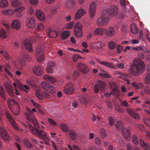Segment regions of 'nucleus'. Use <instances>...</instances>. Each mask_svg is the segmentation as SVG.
Here are the masks:
<instances>
[{"label":"nucleus","instance_id":"obj_10","mask_svg":"<svg viewBox=\"0 0 150 150\" xmlns=\"http://www.w3.org/2000/svg\"><path fill=\"white\" fill-rule=\"evenodd\" d=\"M42 87L45 90L48 91L50 92H54L55 91L54 87L51 86L50 84L47 83L45 81H42L41 83Z\"/></svg>","mask_w":150,"mask_h":150},{"label":"nucleus","instance_id":"obj_53","mask_svg":"<svg viewBox=\"0 0 150 150\" xmlns=\"http://www.w3.org/2000/svg\"><path fill=\"white\" fill-rule=\"evenodd\" d=\"M10 123L12 125L13 127L16 129L17 130L19 129V128L17 126L16 123L15 122L14 120L12 122H10Z\"/></svg>","mask_w":150,"mask_h":150},{"label":"nucleus","instance_id":"obj_51","mask_svg":"<svg viewBox=\"0 0 150 150\" xmlns=\"http://www.w3.org/2000/svg\"><path fill=\"white\" fill-rule=\"evenodd\" d=\"M25 8L24 6H21L15 8L14 10L15 12L17 11V12L19 13V12H21Z\"/></svg>","mask_w":150,"mask_h":150},{"label":"nucleus","instance_id":"obj_6","mask_svg":"<svg viewBox=\"0 0 150 150\" xmlns=\"http://www.w3.org/2000/svg\"><path fill=\"white\" fill-rule=\"evenodd\" d=\"M36 53L37 60L40 62H42L44 59L43 51L40 46H38L37 47Z\"/></svg>","mask_w":150,"mask_h":150},{"label":"nucleus","instance_id":"obj_17","mask_svg":"<svg viewBox=\"0 0 150 150\" xmlns=\"http://www.w3.org/2000/svg\"><path fill=\"white\" fill-rule=\"evenodd\" d=\"M127 112L134 119L136 120H139L140 117L139 115L133 111L132 110L128 108L127 109Z\"/></svg>","mask_w":150,"mask_h":150},{"label":"nucleus","instance_id":"obj_28","mask_svg":"<svg viewBox=\"0 0 150 150\" xmlns=\"http://www.w3.org/2000/svg\"><path fill=\"white\" fill-rule=\"evenodd\" d=\"M0 96L2 98L3 100H6V97L5 96V92L4 88L0 86Z\"/></svg>","mask_w":150,"mask_h":150},{"label":"nucleus","instance_id":"obj_46","mask_svg":"<svg viewBox=\"0 0 150 150\" xmlns=\"http://www.w3.org/2000/svg\"><path fill=\"white\" fill-rule=\"evenodd\" d=\"M24 143L25 145L27 147L30 148H33V146L32 144L27 140H26L24 141Z\"/></svg>","mask_w":150,"mask_h":150},{"label":"nucleus","instance_id":"obj_21","mask_svg":"<svg viewBox=\"0 0 150 150\" xmlns=\"http://www.w3.org/2000/svg\"><path fill=\"white\" fill-rule=\"evenodd\" d=\"M106 35L108 37H111L115 33V30L113 28L110 27L105 30V32Z\"/></svg>","mask_w":150,"mask_h":150},{"label":"nucleus","instance_id":"obj_14","mask_svg":"<svg viewBox=\"0 0 150 150\" xmlns=\"http://www.w3.org/2000/svg\"><path fill=\"white\" fill-rule=\"evenodd\" d=\"M23 44L25 47L29 52L33 51L32 44L29 39L28 38L25 39L23 42Z\"/></svg>","mask_w":150,"mask_h":150},{"label":"nucleus","instance_id":"obj_33","mask_svg":"<svg viewBox=\"0 0 150 150\" xmlns=\"http://www.w3.org/2000/svg\"><path fill=\"white\" fill-rule=\"evenodd\" d=\"M111 94L118 97L119 96L120 91L117 87H115L113 89L112 91L111 92Z\"/></svg>","mask_w":150,"mask_h":150},{"label":"nucleus","instance_id":"obj_52","mask_svg":"<svg viewBox=\"0 0 150 150\" xmlns=\"http://www.w3.org/2000/svg\"><path fill=\"white\" fill-rule=\"evenodd\" d=\"M38 30H42L44 29V26L41 23H39L38 24L37 28Z\"/></svg>","mask_w":150,"mask_h":150},{"label":"nucleus","instance_id":"obj_38","mask_svg":"<svg viewBox=\"0 0 150 150\" xmlns=\"http://www.w3.org/2000/svg\"><path fill=\"white\" fill-rule=\"evenodd\" d=\"M30 57V56L29 55L27 54H25L24 55V58L22 59H21L19 61V62L22 65H24L25 64V62L24 61V60H25L26 59H28Z\"/></svg>","mask_w":150,"mask_h":150},{"label":"nucleus","instance_id":"obj_3","mask_svg":"<svg viewBox=\"0 0 150 150\" xmlns=\"http://www.w3.org/2000/svg\"><path fill=\"white\" fill-rule=\"evenodd\" d=\"M145 69V66L143 62L139 59H137L133 61L128 71L131 75L136 76L143 73Z\"/></svg>","mask_w":150,"mask_h":150},{"label":"nucleus","instance_id":"obj_59","mask_svg":"<svg viewBox=\"0 0 150 150\" xmlns=\"http://www.w3.org/2000/svg\"><path fill=\"white\" fill-rule=\"evenodd\" d=\"M10 9L4 10L2 11L3 13L4 14H9L11 12Z\"/></svg>","mask_w":150,"mask_h":150},{"label":"nucleus","instance_id":"obj_60","mask_svg":"<svg viewBox=\"0 0 150 150\" xmlns=\"http://www.w3.org/2000/svg\"><path fill=\"white\" fill-rule=\"evenodd\" d=\"M121 105H124L125 107H127L129 106L128 103L127 101L125 100H124L122 102Z\"/></svg>","mask_w":150,"mask_h":150},{"label":"nucleus","instance_id":"obj_30","mask_svg":"<svg viewBox=\"0 0 150 150\" xmlns=\"http://www.w3.org/2000/svg\"><path fill=\"white\" fill-rule=\"evenodd\" d=\"M70 31H65L62 34L61 37L62 39L64 40L68 38L70 35Z\"/></svg>","mask_w":150,"mask_h":150},{"label":"nucleus","instance_id":"obj_42","mask_svg":"<svg viewBox=\"0 0 150 150\" xmlns=\"http://www.w3.org/2000/svg\"><path fill=\"white\" fill-rule=\"evenodd\" d=\"M132 140L133 143L137 145L139 143L137 136L135 135H133L132 137Z\"/></svg>","mask_w":150,"mask_h":150},{"label":"nucleus","instance_id":"obj_1","mask_svg":"<svg viewBox=\"0 0 150 150\" xmlns=\"http://www.w3.org/2000/svg\"><path fill=\"white\" fill-rule=\"evenodd\" d=\"M25 116L28 120L30 122H32L35 126L33 127L28 122L27 123L28 127L32 133L35 136L38 137L39 138L44 140H46L47 136L45 132L42 129H39L36 127H38L39 125L38 122L33 116V113L31 110L28 109L27 112L25 113Z\"/></svg>","mask_w":150,"mask_h":150},{"label":"nucleus","instance_id":"obj_8","mask_svg":"<svg viewBox=\"0 0 150 150\" xmlns=\"http://www.w3.org/2000/svg\"><path fill=\"white\" fill-rule=\"evenodd\" d=\"M74 90V85L72 83H68L64 88V92L66 94L73 93Z\"/></svg>","mask_w":150,"mask_h":150},{"label":"nucleus","instance_id":"obj_5","mask_svg":"<svg viewBox=\"0 0 150 150\" xmlns=\"http://www.w3.org/2000/svg\"><path fill=\"white\" fill-rule=\"evenodd\" d=\"M82 28L81 24L79 23H77L74 27V33L75 35L77 37H81L83 35Z\"/></svg>","mask_w":150,"mask_h":150},{"label":"nucleus","instance_id":"obj_15","mask_svg":"<svg viewBox=\"0 0 150 150\" xmlns=\"http://www.w3.org/2000/svg\"><path fill=\"white\" fill-rule=\"evenodd\" d=\"M4 85L5 87L9 94L10 96H13L14 95V94L12 85L8 82L5 83Z\"/></svg>","mask_w":150,"mask_h":150},{"label":"nucleus","instance_id":"obj_50","mask_svg":"<svg viewBox=\"0 0 150 150\" xmlns=\"http://www.w3.org/2000/svg\"><path fill=\"white\" fill-rule=\"evenodd\" d=\"M30 101L33 104V105L36 108L38 109H40V105L39 104L35 102L33 100L31 99L30 100Z\"/></svg>","mask_w":150,"mask_h":150},{"label":"nucleus","instance_id":"obj_26","mask_svg":"<svg viewBox=\"0 0 150 150\" xmlns=\"http://www.w3.org/2000/svg\"><path fill=\"white\" fill-rule=\"evenodd\" d=\"M98 63L104 66L109 68H113L114 67V65L112 62H107L105 61H99Z\"/></svg>","mask_w":150,"mask_h":150},{"label":"nucleus","instance_id":"obj_40","mask_svg":"<svg viewBox=\"0 0 150 150\" xmlns=\"http://www.w3.org/2000/svg\"><path fill=\"white\" fill-rule=\"evenodd\" d=\"M61 129L65 132H67L69 131L68 130V128L67 125L65 124H62L60 126Z\"/></svg>","mask_w":150,"mask_h":150},{"label":"nucleus","instance_id":"obj_19","mask_svg":"<svg viewBox=\"0 0 150 150\" xmlns=\"http://www.w3.org/2000/svg\"><path fill=\"white\" fill-rule=\"evenodd\" d=\"M11 27L12 28L18 30L21 27L20 22L17 19L13 20L12 23Z\"/></svg>","mask_w":150,"mask_h":150},{"label":"nucleus","instance_id":"obj_31","mask_svg":"<svg viewBox=\"0 0 150 150\" xmlns=\"http://www.w3.org/2000/svg\"><path fill=\"white\" fill-rule=\"evenodd\" d=\"M130 28L131 31L132 33H137L138 32V29L135 24H132L130 25Z\"/></svg>","mask_w":150,"mask_h":150},{"label":"nucleus","instance_id":"obj_44","mask_svg":"<svg viewBox=\"0 0 150 150\" xmlns=\"http://www.w3.org/2000/svg\"><path fill=\"white\" fill-rule=\"evenodd\" d=\"M115 45V44L113 42L110 41L108 43V47L111 50L114 49Z\"/></svg>","mask_w":150,"mask_h":150},{"label":"nucleus","instance_id":"obj_32","mask_svg":"<svg viewBox=\"0 0 150 150\" xmlns=\"http://www.w3.org/2000/svg\"><path fill=\"white\" fill-rule=\"evenodd\" d=\"M115 127L116 129L119 130H122V129L125 128H124L122 124L120 121H118L117 122V124L115 125Z\"/></svg>","mask_w":150,"mask_h":150},{"label":"nucleus","instance_id":"obj_20","mask_svg":"<svg viewBox=\"0 0 150 150\" xmlns=\"http://www.w3.org/2000/svg\"><path fill=\"white\" fill-rule=\"evenodd\" d=\"M122 132L123 137L126 140H129L130 139V134L128 129L126 128L123 129Z\"/></svg>","mask_w":150,"mask_h":150},{"label":"nucleus","instance_id":"obj_64","mask_svg":"<svg viewBox=\"0 0 150 150\" xmlns=\"http://www.w3.org/2000/svg\"><path fill=\"white\" fill-rule=\"evenodd\" d=\"M117 49V53H119V52L121 51L122 49V47L120 45H117L116 47Z\"/></svg>","mask_w":150,"mask_h":150},{"label":"nucleus","instance_id":"obj_9","mask_svg":"<svg viewBox=\"0 0 150 150\" xmlns=\"http://www.w3.org/2000/svg\"><path fill=\"white\" fill-rule=\"evenodd\" d=\"M96 9V3L94 2H91L90 4L89 7V13L90 18L92 19H93L94 18Z\"/></svg>","mask_w":150,"mask_h":150},{"label":"nucleus","instance_id":"obj_61","mask_svg":"<svg viewBox=\"0 0 150 150\" xmlns=\"http://www.w3.org/2000/svg\"><path fill=\"white\" fill-rule=\"evenodd\" d=\"M95 143L98 145H100V139L98 137H96L95 139Z\"/></svg>","mask_w":150,"mask_h":150},{"label":"nucleus","instance_id":"obj_43","mask_svg":"<svg viewBox=\"0 0 150 150\" xmlns=\"http://www.w3.org/2000/svg\"><path fill=\"white\" fill-rule=\"evenodd\" d=\"M100 135L102 138L105 137L106 135L105 130L103 129H101L100 130Z\"/></svg>","mask_w":150,"mask_h":150},{"label":"nucleus","instance_id":"obj_49","mask_svg":"<svg viewBox=\"0 0 150 150\" xmlns=\"http://www.w3.org/2000/svg\"><path fill=\"white\" fill-rule=\"evenodd\" d=\"M74 0H69L67 3V6L69 7H73L74 5Z\"/></svg>","mask_w":150,"mask_h":150},{"label":"nucleus","instance_id":"obj_12","mask_svg":"<svg viewBox=\"0 0 150 150\" xmlns=\"http://www.w3.org/2000/svg\"><path fill=\"white\" fill-rule=\"evenodd\" d=\"M87 10L86 9L80 8L77 11L74 16V18L76 20H78L84 14L86 13Z\"/></svg>","mask_w":150,"mask_h":150},{"label":"nucleus","instance_id":"obj_27","mask_svg":"<svg viewBox=\"0 0 150 150\" xmlns=\"http://www.w3.org/2000/svg\"><path fill=\"white\" fill-rule=\"evenodd\" d=\"M69 132L71 138L73 140H76L77 138V136L76 132L73 130H71Z\"/></svg>","mask_w":150,"mask_h":150},{"label":"nucleus","instance_id":"obj_11","mask_svg":"<svg viewBox=\"0 0 150 150\" xmlns=\"http://www.w3.org/2000/svg\"><path fill=\"white\" fill-rule=\"evenodd\" d=\"M77 69L82 73L86 74L88 72V70L86 66L84 64L78 62L76 64Z\"/></svg>","mask_w":150,"mask_h":150},{"label":"nucleus","instance_id":"obj_55","mask_svg":"<svg viewBox=\"0 0 150 150\" xmlns=\"http://www.w3.org/2000/svg\"><path fill=\"white\" fill-rule=\"evenodd\" d=\"M73 22H70L67 25L66 28L67 29H70L72 28L73 26Z\"/></svg>","mask_w":150,"mask_h":150},{"label":"nucleus","instance_id":"obj_37","mask_svg":"<svg viewBox=\"0 0 150 150\" xmlns=\"http://www.w3.org/2000/svg\"><path fill=\"white\" fill-rule=\"evenodd\" d=\"M9 107V105H11L13 104H15L18 105V104L17 102L14 99L12 98H9V99L7 101Z\"/></svg>","mask_w":150,"mask_h":150},{"label":"nucleus","instance_id":"obj_18","mask_svg":"<svg viewBox=\"0 0 150 150\" xmlns=\"http://www.w3.org/2000/svg\"><path fill=\"white\" fill-rule=\"evenodd\" d=\"M139 144L145 150H150V144L147 142H145L143 139H140Z\"/></svg>","mask_w":150,"mask_h":150},{"label":"nucleus","instance_id":"obj_57","mask_svg":"<svg viewBox=\"0 0 150 150\" xmlns=\"http://www.w3.org/2000/svg\"><path fill=\"white\" fill-rule=\"evenodd\" d=\"M127 29L126 25H122L121 26V30L123 32H126Z\"/></svg>","mask_w":150,"mask_h":150},{"label":"nucleus","instance_id":"obj_16","mask_svg":"<svg viewBox=\"0 0 150 150\" xmlns=\"http://www.w3.org/2000/svg\"><path fill=\"white\" fill-rule=\"evenodd\" d=\"M59 32L54 30L51 28H48L47 30L48 35L52 38H55L58 35Z\"/></svg>","mask_w":150,"mask_h":150},{"label":"nucleus","instance_id":"obj_39","mask_svg":"<svg viewBox=\"0 0 150 150\" xmlns=\"http://www.w3.org/2000/svg\"><path fill=\"white\" fill-rule=\"evenodd\" d=\"M0 36L2 38H6L7 36V33L5 30L3 29H0Z\"/></svg>","mask_w":150,"mask_h":150},{"label":"nucleus","instance_id":"obj_54","mask_svg":"<svg viewBox=\"0 0 150 150\" xmlns=\"http://www.w3.org/2000/svg\"><path fill=\"white\" fill-rule=\"evenodd\" d=\"M48 122L51 124L53 125H57L56 122L52 119L50 118H48L47 119Z\"/></svg>","mask_w":150,"mask_h":150},{"label":"nucleus","instance_id":"obj_13","mask_svg":"<svg viewBox=\"0 0 150 150\" xmlns=\"http://www.w3.org/2000/svg\"><path fill=\"white\" fill-rule=\"evenodd\" d=\"M33 73L37 76H41L43 74V70L40 66H35L33 69Z\"/></svg>","mask_w":150,"mask_h":150},{"label":"nucleus","instance_id":"obj_25","mask_svg":"<svg viewBox=\"0 0 150 150\" xmlns=\"http://www.w3.org/2000/svg\"><path fill=\"white\" fill-rule=\"evenodd\" d=\"M18 86L19 88L22 91H25V89L27 90L29 89V87L27 85H23L19 80H17Z\"/></svg>","mask_w":150,"mask_h":150},{"label":"nucleus","instance_id":"obj_22","mask_svg":"<svg viewBox=\"0 0 150 150\" xmlns=\"http://www.w3.org/2000/svg\"><path fill=\"white\" fill-rule=\"evenodd\" d=\"M44 79L47 81L49 83L54 84L56 81V79L52 77H51L47 75H45L43 76Z\"/></svg>","mask_w":150,"mask_h":150},{"label":"nucleus","instance_id":"obj_62","mask_svg":"<svg viewBox=\"0 0 150 150\" xmlns=\"http://www.w3.org/2000/svg\"><path fill=\"white\" fill-rule=\"evenodd\" d=\"M116 65L117 67L120 69H122L124 67V64L122 63H117Z\"/></svg>","mask_w":150,"mask_h":150},{"label":"nucleus","instance_id":"obj_48","mask_svg":"<svg viewBox=\"0 0 150 150\" xmlns=\"http://www.w3.org/2000/svg\"><path fill=\"white\" fill-rule=\"evenodd\" d=\"M108 120H109V125L111 126L113 125L114 124V118L113 117H110L108 118Z\"/></svg>","mask_w":150,"mask_h":150},{"label":"nucleus","instance_id":"obj_56","mask_svg":"<svg viewBox=\"0 0 150 150\" xmlns=\"http://www.w3.org/2000/svg\"><path fill=\"white\" fill-rule=\"evenodd\" d=\"M46 70L47 73L52 74L53 73L54 69L47 66L46 67Z\"/></svg>","mask_w":150,"mask_h":150},{"label":"nucleus","instance_id":"obj_23","mask_svg":"<svg viewBox=\"0 0 150 150\" xmlns=\"http://www.w3.org/2000/svg\"><path fill=\"white\" fill-rule=\"evenodd\" d=\"M36 16L37 18L40 21H44L45 18V16L43 12L40 10H38L36 12Z\"/></svg>","mask_w":150,"mask_h":150},{"label":"nucleus","instance_id":"obj_35","mask_svg":"<svg viewBox=\"0 0 150 150\" xmlns=\"http://www.w3.org/2000/svg\"><path fill=\"white\" fill-rule=\"evenodd\" d=\"M5 115L6 118L10 122L14 120L13 117L8 112L6 111L5 112Z\"/></svg>","mask_w":150,"mask_h":150},{"label":"nucleus","instance_id":"obj_41","mask_svg":"<svg viewBox=\"0 0 150 150\" xmlns=\"http://www.w3.org/2000/svg\"><path fill=\"white\" fill-rule=\"evenodd\" d=\"M12 5L14 6H17L20 5L18 0H10Z\"/></svg>","mask_w":150,"mask_h":150},{"label":"nucleus","instance_id":"obj_24","mask_svg":"<svg viewBox=\"0 0 150 150\" xmlns=\"http://www.w3.org/2000/svg\"><path fill=\"white\" fill-rule=\"evenodd\" d=\"M36 23V22L34 18H31L27 23V25L28 28H33L35 27Z\"/></svg>","mask_w":150,"mask_h":150},{"label":"nucleus","instance_id":"obj_29","mask_svg":"<svg viewBox=\"0 0 150 150\" xmlns=\"http://www.w3.org/2000/svg\"><path fill=\"white\" fill-rule=\"evenodd\" d=\"M105 32V30L101 28H96L95 31V33L96 34L98 35H103Z\"/></svg>","mask_w":150,"mask_h":150},{"label":"nucleus","instance_id":"obj_47","mask_svg":"<svg viewBox=\"0 0 150 150\" xmlns=\"http://www.w3.org/2000/svg\"><path fill=\"white\" fill-rule=\"evenodd\" d=\"M56 65L54 62H50L49 63L48 67L54 69L56 68Z\"/></svg>","mask_w":150,"mask_h":150},{"label":"nucleus","instance_id":"obj_4","mask_svg":"<svg viewBox=\"0 0 150 150\" xmlns=\"http://www.w3.org/2000/svg\"><path fill=\"white\" fill-rule=\"evenodd\" d=\"M106 86V85L104 82L102 81L98 80L93 87L94 91L96 93H97L100 88L101 91L103 92Z\"/></svg>","mask_w":150,"mask_h":150},{"label":"nucleus","instance_id":"obj_58","mask_svg":"<svg viewBox=\"0 0 150 150\" xmlns=\"http://www.w3.org/2000/svg\"><path fill=\"white\" fill-rule=\"evenodd\" d=\"M28 12L31 15H33L34 13V11L33 8L32 7H30L28 10Z\"/></svg>","mask_w":150,"mask_h":150},{"label":"nucleus","instance_id":"obj_63","mask_svg":"<svg viewBox=\"0 0 150 150\" xmlns=\"http://www.w3.org/2000/svg\"><path fill=\"white\" fill-rule=\"evenodd\" d=\"M106 104L109 107V109H111L112 108V104L111 102L109 100H107Z\"/></svg>","mask_w":150,"mask_h":150},{"label":"nucleus","instance_id":"obj_36","mask_svg":"<svg viewBox=\"0 0 150 150\" xmlns=\"http://www.w3.org/2000/svg\"><path fill=\"white\" fill-rule=\"evenodd\" d=\"M101 71L103 72V73H100V75L102 77L107 78H110L111 77L110 76L107 74L106 71L103 69H101Z\"/></svg>","mask_w":150,"mask_h":150},{"label":"nucleus","instance_id":"obj_45","mask_svg":"<svg viewBox=\"0 0 150 150\" xmlns=\"http://www.w3.org/2000/svg\"><path fill=\"white\" fill-rule=\"evenodd\" d=\"M35 94L36 96L40 100H42V95L40 93V91L39 90H36L35 91Z\"/></svg>","mask_w":150,"mask_h":150},{"label":"nucleus","instance_id":"obj_7","mask_svg":"<svg viewBox=\"0 0 150 150\" xmlns=\"http://www.w3.org/2000/svg\"><path fill=\"white\" fill-rule=\"evenodd\" d=\"M0 136L5 142H8L10 137L6 130L2 127H0Z\"/></svg>","mask_w":150,"mask_h":150},{"label":"nucleus","instance_id":"obj_2","mask_svg":"<svg viewBox=\"0 0 150 150\" xmlns=\"http://www.w3.org/2000/svg\"><path fill=\"white\" fill-rule=\"evenodd\" d=\"M117 6H113L108 9L104 14L99 17L97 21V23L100 27L106 25L108 21V17L109 16H116L117 14Z\"/></svg>","mask_w":150,"mask_h":150},{"label":"nucleus","instance_id":"obj_34","mask_svg":"<svg viewBox=\"0 0 150 150\" xmlns=\"http://www.w3.org/2000/svg\"><path fill=\"white\" fill-rule=\"evenodd\" d=\"M8 6V1L7 0H1L0 2V7L4 8Z\"/></svg>","mask_w":150,"mask_h":150}]
</instances>
